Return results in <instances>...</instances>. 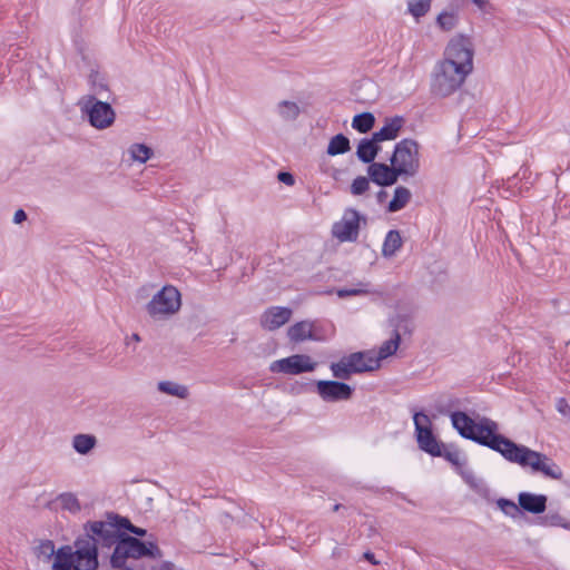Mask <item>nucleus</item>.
<instances>
[{"label":"nucleus","instance_id":"nucleus-1","mask_svg":"<svg viewBox=\"0 0 570 570\" xmlns=\"http://www.w3.org/2000/svg\"><path fill=\"white\" fill-rule=\"evenodd\" d=\"M451 420L453 426L463 438L475 441L499 453H502L509 440L497 433L499 430L498 423L488 417L474 421L464 412H454Z\"/></svg>","mask_w":570,"mask_h":570},{"label":"nucleus","instance_id":"nucleus-2","mask_svg":"<svg viewBox=\"0 0 570 570\" xmlns=\"http://www.w3.org/2000/svg\"><path fill=\"white\" fill-rule=\"evenodd\" d=\"M76 550L70 546L57 550L52 570H96L98 559L95 551V542L90 539H78L75 542Z\"/></svg>","mask_w":570,"mask_h":570},{"label":"nucleus","instance_id":"nucleus-3","mask_svg":"<svg viewBox=\"0 0 570 570\" xmlns=\"http://www.w3.org/2000/svg\"><path fill=\"white\" fill-rule=\"evenodd\" d=\"M501 454L508 461L521 466H530L534 472H541L550 479L560 480L562 478V470L550 458L511 440H508Z\"/></svg>","mask_w":570,"mask_h":570},{"label":"nucleus","instance_id":"nucleus-4","mask_svg":"<svg viewBox=\"0 0 570 570\" xmlns=\"http://www.w3.org/2000/svg\"><path fill=\"white\" fill-rule=\"evenodd\" d=\"M471 72L449 61H438L431 75V94L445 98L454 94Z\"/></svg>","mask_w":570,"mask_h":570},{"label":"nucleus","instance_id":"nucleus-5","mask_svg":"<svg viewBox=\"0 0 570 570\" xmlns=\"http://www.w3.org/2000/svg\"><path fill=\"white\" fill-rule=\"evenodd\" d=\"M141 557H151L154 559H160L163 557L161 550L154 543L149 542L146 544L137 538L125 537L119 540L115 547L111 556V566L116 570H132L126 567V560L139 559Z\"/></svg>","mask_w":570,"mask_h":570},{"label":"nucleus","instance_id":"nucleus-6","mask_svg":"<svg viewBox=\"0 0 570 570\" xmlns=\"http://www.w3.org/2000/svg\"><path fill=\"white\" fill-rule=\"evenodd\" d=\"M181 308V294L174 285H165L146 304V313L154 321H167Z\"/></svg>","mask_w":570,"mask_h":570},{"label":"nucleus","instance_id":"nucleus-7","mask_svg":"<svg viewBox=\"0 0 570 570\" xmlns=\"http://www.w3.org/2000/svg\"><path fill=\"white\" fill-rule=\"evenodd\" d=\"M379 367L380 363L373 351L352 353L331 364L333 376L340 380H348L354 373L371 372Z\"/></svg>","mask_w":570,"mask_h":570},{"label":"nucleus","instance_id":"nucleus-8","mask_svg":"<svg viewBox=\"0 0 570 570\" xmlns=\"http://www.w3.org/2000/svg\"><path fill=\"white\" fill-rule=\"evenodd\" d=\"M442 61H449L459 66L461 69L473 71L474 47L469 36L459 33L453 37L444 49Z\"/></svg>","mask_w":570,"mask_h":570},{"label":"nucleus","instance_id":"nucleus-9","mask_svg":"<svg viewBox=\"0 0 570 570\" xmlns=\"http://www.w3.org/2000/svg\"><path fill=\"white\" fill-rule=\"evenodd\" d=\"M88 530L85 539H90L95 542V551L97 552V546L101 544L110 547L119 542L120 533V519L117 515H109L108 521H94L86 525Z\"/></svg>","mask_w":570,"mask_h":570},{"label":"nucleus","instance_id":"nucleus-10","mask_svg":"<svg viewBox=\"0 0 570 570\" xmlns=\"http://www.w3.org/2000/svg\"><path fill=\"white\" fill-rule=\"evenodd\" d=\"M391 165L399 176L415 175L420 166L417 145H395Z\"/></svg>","mask_w":570,"mask_h":570},{"label":"nucleus","instance_id":"nucleus-11","mask_svg":"<svg viewBox=\"0 0 570 570\" xmlns=\"http://www.w3.org/2000/svg\"><path fill=\"white\" fill-rule=\"evenodd\" d=\"M82 111L87 115L89 124L98 129L109 127L115 120V111L111 105L98 100L95 96H89Z\"/></svg>","mask_w":570,"mask_h":570},{"label":"nucleus","instance_id":"nucleus-12","mask_svg":"<svg viewBox=\"0 0 570 570\" xmlns=\"http://www.w3.org/2000/svg\"><path fill=\"white\" fill-rule=\"evenodd\" d=\"M317 363L311 356L305 354H295L285 358L274 361L269 371L273 373H284L289 375H297L305 372H313Z\"/></svg>","mask_w":570,"mask_h":570},{"label":"nucleus","instance_id":"nucleus-13","mask_svg":"<svg viewBox=\"0 0 570 570\" xmlns=\"http://www.w3.org/2000/svg\"><path fill=\"white\" fill-rule=\"evenodd\" d=\"M419 446L432 454L440 455L441 446L431 431V422L426 414L417 412L413 416Z\"/></svg>","mask_w":570,"mask_h":570},{"label":"nucleus","instance_id":"nucleus-14","mask_svg":"<svg viewBox=\"0 0 570 570\" xmlns=\"http://www.w3.org/2000/svg\"><path fill=\"white\" fill-rule=\"evenodd\" d=\"M361 216L355 209L345 210L342 219L333 225L332 233L340 242L357 239Z\"/></svg>","mask_w":570,"mask_h":570},{"label":"nucleus","instance_id":"nucleus-15","mask_svg":"<svg viewBox=\"0 0 570 570\" xmlns=\"http://www.w3.org/2000/svg\"><path fill=\"white\" fill-rule=\"evenodd\" d=\"M316 391L324 402L334 403L351 400L354 390L338 381H317Z\"/></svg>","mask_w":570,"mask_h":570},{"label":"nucleus","instance_id":"nucleus-16","mask_svg":"<svg viewBox=\"0 0 570 570\" xmlns=\"http://www.w3.org/2000/svg\"><path fill=\"white\" fill-rule=\"evenodd\" d=\"M405 118L403 116L386 117L384 125L371 137L361 138L357 142H384L396 139L403 131Z\"/></svg>","mask_w":570,"mask_h":570},{"label":"nucleus","instance_id":"nucleus-17","mask_svg":"<svg viewBox=\"0 0 570 570\" xmlns=\"http://www.w3.org/2000/svg\"><path fill=\"white\" fill-rule=\"evenodd\" d=\"M293 311L288 307L272 306L259 318L261 326L269 332L276 331L292 318Z\"/></svg>","mask_w":570,"mask_h":570},{"label":"nucleus","instance_id":"nucleus-18","mask_svg":"<svg viewBox=\"0 0 570 570\" xmlns=\"http://www.w3.org/2000/svg\"><path fill=\"white\" fill-rule=\"evenodd\" d=\"M315 321L304 320L287 328V337L293 343H301L308 340L317 341L318 336L315 334Z\"/></svg>","mask_w":570,"mask_h":570},{"label":"nucleus","instance_id":"nucleus-19","mask_svg":"<svg viewBox=\"0 0 570 570\" xmlns=\"http://www.w3.org/2000/svg\"><path fill=\"white\" fill-rule=\"evenodd\" d=\"M402 321H403L402 316H396V317H393L390 320L391 326L394 327V335L391 340L385 341L381 345L379 354L377 355L375 354V358L379 360L380 364H381L382 360L387 358L389 356L393 355L397 351V348L400 346V342H401V335L399 332V327H400V323Z\"/></svg>","mask_w":570,"mask_h":570},{"label":"nucleus","instance_id":"nucleus-20","mask_svg":"<svg viewBox=\"0 0 570 570\" xmlns=\"http://www.w3.org/2000/svg\"><path fill=\"white\" fill-rule=\"evenodd\" d=\"M368 175L373 181L379 185H392L397 180V173L391 165L374 163L368 167Z\"/></svg>","mask_w":570,"mask_h":570},{"label":"nucleus","instance_id":"nucleus-21","mask_svg":"<svg viewBox=\"0 0 570 570\" xmlns=\"http://www.w3.org/2000/svg\"><path fill=\"white\" fill-rule=\"evenodd\" d=\"M518 502L521 509L534 514H539L546 510L547 497L543 494L522 492L518 497Z\"/></svg>","mask_w":570,"mask_h":570},{"label":"nucleus","instance_id":"nucleus-22","mask_svg":"<svg viewBox=\"0 0 570 570\" xmlns=\"http://www.w3.org/2000/svg\"><path fill=\"white\" fill-rule=\"evenodd\" d=\"M463 0H453L450 4L451 10H443L436 17V26L443 31H451L459 23L458 9Z\"/></svg>","mask_w":570,"mask_h":570},{"label":"nucleus","instance_id":"nucleus-23","mask_svg":"<svg viewBox=\"0 0 570 570\" xmlns=\"http://www.w3.org/2000/svg\"><path fill=\"white\" fill-rule=\"evenodd\" d=\"M153 155L154 151L148 145H130L122 154V161L129 165L132 163L144 164L150 159Z\"/></svg>","mask_w":570,"mask_h":570},{"label":"nucleus","instance_id":"nucleus-24","mask_svg":"<svg viewBox=\"0 0 570 570\" xmlns=\"http://www.w3.org/2000/svg\"><path fill=\"white\" fill-rule=\"evenodd\" d=\"M98 440L94 434L78 433L72 436V449L80 455L90 454L97 446Z\"/></svg>","mask_w":570,"mask_h":570},{"label":"nucleus","instance_id":"nucleus-25","mask_svg":"<svg viewBox=\"0 0 570 570\" xmlns=\"http://www.w3.org/2000/svg\"><path fill=\"white\" fill-rule=\"evenodd\" d=\"M403 240L399 230H390L382 246V255L391 258L402 247Z\"/></svg>","mask_w":570,"mask_h":570},{"label":"nucleus","instance_id":"nucleus-26","mask_svg":"<svg viewBox=\"0 0 570 570\" xmlns=\"http://www.w3.org/2000/svg\"><path fill=\"white\" fill-rule=\"evenodd\" d=\"M411 191L409 188L399 186L394 190V196L389 204V212L395 213L404 208L411 199Z\"/></svg>","mask_w":570,"mask_h":570},{"label":"nucleus","instance_id":"nucleus-27","mask_svg":"<svg viewBox=\"0 0 570 570\" xmlns=\"http://www.w3.org/2000/svg\"><path fill=\"white\" fill-rule=\"evenodd\" d=\"M375 125V117L370 111L357 114L353 117L352 127L361 134L368 132Z\"/></svg>","mask_w":570,"mask_h":570},{"label":"nucleus","instance_id":"nucleus-28","mask_svg":"<svg viewBox=\"0 0 570 570\" xmlns=\"http://www.w3.org/2000/svg\"><path fill=\"white\" fill-rule=\"evenodd\" d=\"M157 387L161 393L183 400L187 399L189 395L188 389L185 385L171 381H161L158 383Z\"/></svg>","mask_w":570,"mask_h":570},{"label":"nucleus","instance_id":"nucleus-29","mask_svg":"<svg viewBox=\"0 0 570 570\" xmlns=\"http://www.w3.org/2000/svg\"><path fill=\"white\" fill-rule=\"evenodd\" d=\"M88 81L95 95L104 96V94L109 92L106 77L101 75L98 70L92 69L90 71Z\"/></svg>","mask_w":570,"mask_h":570},{"label":"nucleus","instance_id":"nucleus-30","mask_svg":"<svg viewBox=\"0 0 570 570\" xmlns=\"http://www.w3.org/2000/svg\"><path fill=\"white\" fill-rule=\"evenodd\" d=\"M431 3L432 0H407V11L419 20L430 11Z\"/></svg>","mask_w":570,"mask_h":570},{"label":"nucleus","instance_id":"nucleus-31","mask_svg":"<svg viewBox=\"0 0 570 570\" xmlns=\"http://www.w3.org/2000/svg\"><path fill=\"white\" fill-rule=\"evenodd\" d=\"M56 552L55 544L51 540L41 541L35 549L36 556L45 562L50 561Z\"/></svg>","mask_w":570,"mask_h":570},{"label":"nucleus","instance_id":"nucleus-32","mask_svg":"<svg viewBox=\"0 0 570 570\" xmlns=\"http://www.w3.org/2000/svg\"><path fill=\"white\" fill-rule=\"evenodd\" d=\"M277 108L279 116L285 120H294L299 115V108L297 104L293 101H281Z\"/></svg>","mask_w":570,"mask_h":570},{"label":"nucleus","instance_id":"nucleus-33","mask_svg":"<svg viewBox=\"0 0 570 570\" xmlns=\"http://www.w3.org/2000/svg\"><path fill=\"white\" fill-rule=\"evenodd\" d=\"M497 505L505 515L513 519L519 518L522 514L519 503L517 504L509 499H499L497 501Z\"/></svg>","mask_w":570,"mask_h":570},{"label":"nucleus","instance_id":"nucleus-34","mask_svg":"<svg viewBox=\"0 0 570 570\" xmlns=\"http://www.w3.org/2000/svg\"><path fill=\"white\" fill-rule=\"evenodd\" d=\"M58 502L60 503L63 510L70 511L72 513H77L80 511V503L75 494L72 493H62L58 497Z\"/></svg>","mask_w":570,"mask_h":570},{"label":"nucleus","instance_id":"nucleus-35","mask_svg":"<svg viewBox=\"0 0 570 570\" xmlns=\"http://www.w3.org/2000/svg\"><path fill=\"white\" fill-rule=\"evenodd\" d=\"M377 154V145H358L357 156L364 163L372 161Z\"/></svg>","mask_w":570,"mask_h":570},{"label":"nucleus","instance_id":"nucleus-36","mask_svg":"<svg viewBox=\"0 0 570 570\" xmlns=\"http://www.w3.org/2000/svg\"><path fill=\"white\" fill-rule=\"evenodd\" d=\"M544 524L551 527H562L564 529H570V522L566 521L563 517L558 513H549L543 519Z\"/></svg>","mask_w":570,"mask_h":570},{"label":"nucleus","instance_id":"nucleus-37","mask_svg":"<svg viewBox=\"0 0 570 570\" xmlns=\"http://www.w3.org/2000/svg\"><path fill=\"white\" fill-rule=\"evenodd\" d=\"M370 187V181L366 177L360 176L355 178L351 185V191L353 195H362Z\"/></svg>","mask_w":570,"mask_h":570},{"label":"nucleus","instance_id":"nucleus-38","mask_svg":"<svg viewBox=\"0 0 570 570\" xmlns=\"http://www.w3.org/2000/svg\"><path fill=\"white\" fill-rule=\"evenodd\" d=\"M463 479L465 482L474 490L481 491L483 489V482L481 479H478L473 475L470 471H463L462 473Z\"/></svg>","mask_w":570,"mask_h":570},{"label":"nucleus","instance_id":"nucleus-39","mask_svg":"<svg viewBox=\"0 0 570 570\" xmlns=\"http://www.w3.org/2000/svg\"><path fill=\"white\" fill-rule=\"evenodd\" d=\"M367 292L368 291L364 287H354V288H341L336 293L340 298H345L348 296L364 295V294H367Z\"/></svg>","mask_w":570,"mask_h":570},{"label":"nucleus","instance_id":"nucleus-40","mask_svg":"<svg viewBox=\"0 0 570 570\" xmlns=\"http://www.w3.org/2000/svg\"><path fill=\"white\" fill-rule=\"evenodd\" d=\"M120 528H125L129 530L131 533L139 537H144L146 534L145 529L132 525L128 519H120Z\"/></svg>","mask_w":570,"mask_h":570},{"label":"nucleus","instance_id":"nucleus-41","mask_svg":"<svg viewBox=\"0 0 570 570\" xmlns=\"http://www.w3.org/2000/svg\"><path fill=\"white\" fill-rule=\"evenodd\" d=\"M350 150V145H328L327 154L331 156L341 155Z\"/></svg>","mask_w":570,"mask_h":570},{"label":"nucleus","instance_id":"nucleus-42","mask_svg":"<svg viewBox=\"0 0 570 570\" xmlns=\"http://www.w3.org/2000/svg\"><path fill=\"white\" fill-rule=\"evenodd\" d=\"M277 178L279 181L286 184L287 186H293L295 181L293 175L286 171H281L277 175Z\"/></svg>","mask_w":570,"mask_h":570},{"label":"nucleus","instance_id":"nucleus-43","mask_svg":"<svg viewBox=\"0 0 570 570\" xmlns=\"http://www.w3.org/2000/svg\"><path fill=\"white\" fill-rule=\"evenodd\" d=\"M557 410L562 415H569L570 414V405L568 404V402L564 399H559L558 400V402H557Z\"/></svg>","mask_w":570,"mask_h":570},{"label":"nucleus","instance_id":"nucleus-44","mask_svg":"<svg viewBox=\"0 0 570 570\" xmlns=\"http://www.w3.org/2000/svg\"><path fill=\"white\" fill-rule=\"evenodd\" d=\"M328 142H351L348 137L340 132L330 138Z\"/></svg>","mask_w":570,"mask_h":570},{"label":"nucleus","instance_id":"nucleus-45","mask_svg":"<svg viewBox=\"0 0 570 570\" xmlns=\"http://www.w3.org/2000/svg\"><path fill=\"white\" fill-rule=\"evenodd\" d=\"M27 219V214L24 213L23 209H18L14 215H13V222L16 224H21L22 222H24Z\"/></svg>","mask_w":570,"mask_h":570},{"label":"nucleus","instance_id":"nucleus-46","mask_svg":"<svg viewBox=\"0 0 570 570\" xmlns=\"http://www.w3.org/2000/svg\"><path fill=\"white\" fill-rule=\"evenodd\" d=\"M446 459L455 465L460 464V454L458 452L448 453Z\"/></svg>","mask_w":570,"mask_h":570},{"label":"nucleus","instance_id":"nucleus-47","mask_svg":"<svg viewBox=\"0 0 570 570\" xmlns=\"http://www.w3.org/2000/svg\"><path fill=\"white\" fill-rule=\"evenodd\" d=\"M472 2L482 11H484L489 4V0H472Z\"/></svg>","mask_w":570,"mask_h":570},{"label":"nucleus","instance_id":"nucleus-48","mask_svg":"<svg viewBox=\"0 0 570 570\" xmlns=\"http://www.w3.org/2000/svg\"><path fill=\"white\" fill-rule=\"evenodd\" d=\"M364 559L371 562L372 564H379V561L375 559L374 554L370 551L364 553Z\"/></svg>","mask_w":570,"mask_h":570},{"label":"nucleus","instance_id":"nucleus-49","mask_svg":"<svg viewBox=\"0 0 570 570\" xmlns=\"http://www.w3.org/2000/svg\"><path fill=\"white\" fill-rule=\"evenodd\" d=\"M158 570H173V563L170 562H163L158 568Z\"/></svg>","mask_w":570,"mask_h":570},{"label":"nucleus","instance_id":"nucleus-50","mask_svg":"<svg viewBox=\"0 0 570 570\" xmlns=\"http://www.w3.org/2000/svg\"><path fill=\"white\" fill-rule=\"evenodd\" d=\"M399 142H416L413 138L403 137Z\"/></svg>","mask_w":570,"mask_h":570},{"label":"nucleus","instance_id":"nucleus-51","mask_svg":"<svg viewBox=\"0 0 570 570\" xmlns=\"http://www.w3.org/2000/svg\"><path fill=\"white\" fill-rule=\"evenodd\" d=\"M131 340L136 341V342H139L140 341V336L138 334H132Z\"/></svg>","mask_w":570,"mask_h":570},{"label":"nucleus","instance_id":"nucleus-52","mask_svg":"<svg viewBox=\"0 0 570 570\" xmlns=\"http://www.w3.org/2000/svg\"><path fill=\"white\" fill-rule=\"evenodd\" d=\"M340 507H341L340 504H336V505H334V509H333V510H334V511H337V510L340 509Z\"/></svg>","mask_w":570,"mask_h":570}]
</instances>
